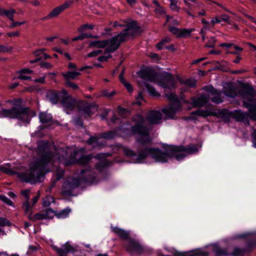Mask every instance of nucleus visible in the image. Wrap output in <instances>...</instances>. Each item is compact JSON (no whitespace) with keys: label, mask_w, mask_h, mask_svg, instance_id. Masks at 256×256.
I'll return each instance as SVG.
<instances>
[{"label":"nucleus","mask_w":256,"mask_h":256,"mask_svg":"<svg viewBox=\"0 0 256 256\" xmlns=\"http://www.w3.org/2000/svg\"><path fill=\"white\" fill-rule=\"evenodd\" d=\"M38 160L32 164L30 168L24 173L18 174V177L23 181L30 184L41 182L44 179V174L49 172L46 166L53 162L54 157L50 152L49 147L46 143H39L38 147Z\"/></svg>","instance_id":"1"},{"label":"nucleus","mask_w":256,"mask_h":256,"mask_svg":"<svg viewBox=\"0 0 256 256\" xmlns=\"http://www.w3.org/2000/svg\"><path fill=\"white\" fill-rule=\"evenodd\" d=\"M198 150L196 146L192 144L187 146H172L166 148L165 152L158 148H146L139 152L137 162H140L148 156H150L158 162H165L168 161V158L174 157L179 160L185 157L184 154L178 153L179 152H184L186 154H188L196 153Z\"/></svg>","instance_id":"2"},{"label":"nucleus","mask_w":256,"mask_h":256,"mask_svg":"<svg viewBox=\"0 0 256 256\" xmlns=\"http://www.w3.org/2000/svg\"><path fill=\"white\" fill-rule=\"evenodd\" d=\"M56 158L59 161L65 160L64 164L68 166L78 163L80 165L86 166L90 164L92 156L81 155L80 152L70 148H60L56 150Z\"/></svg>","instance_id":"3"},{"label":"nucleus","mask_w":256,"mask_h":256,"mask_svg":"<svg viewBox=\"0 0 256 256\" xmlns=\"http://www.w3.org/2000/svg\"><path fill=\"white\" fill-rule=\"evenodd\" d=\"M140 28L136 22H134L128 24L127 28L122 30L119 34L112 38L106 40V52H112L118 48L120 44L127 40L130 37L133 36L138 32Z\"/></svg>","instance_id":"4"},{"label":"nucleus","mask_w":256,"mask_h":256,"mask_svg":"<svg viewBox=\"0 0 256 256\" xmlns=\"http://www.w3.org/2000/svg\"><path fill=\"white\" fill-rule=\"evenodd\" d=\"M35 115V112L28 108L12 107L10 109L2 108L0 110V118L18 119L26 124L30 122L32 118Z\"/></svg>","instance_id":"5"},{"label":"nucleus","mask_w":256,"mask_h":256,"mask_svg":"<svg viewBox=\"0 0 256 256\" xmlns=\"http://www.w3.org/2000/svg\"><path fill=\"white\" fill-rule=\"evenodd\" d=\"M132 120L135 122V125L132 127L131 131L133 134L139 136L137 142L142 145L150 143L151 140L149 136L150 129L145 126L144 118L137 114L134 116Z\"/></svg>","instance_id":"6"},{"label":"nucleus","mask_w":256,"mask_h":256,"mask_svg":"<svg viewBox=\"0 0 256 256\" xmlns=\"http://www.w3.org/2000/svg\"><path fill=\"white\" fill-rule=\"evenodd\" d=\"M244 106L249 109V113L241 110H236L233 114V117L238 122H242L248 125V118L256 120V104L252 106L246 101H243Z\"/></svg>","instance_id":"7"},{"label":"nucleus","mask_w":256,"mask_h":256,"mask_svg":"<svg viewBox=\"0 0 256 256\" xmlns=\"http://www.w3.org/2000/svg\"><path fill=\"white\" fill-rule=\"evenodd\" d=\"M165 95L172 103L169 106L163 108L162 112L167 118H172L176 112L180 110L181 108L180 102L176 94L174 93H168Z\"/></svg>","instance_id":"8"},{"label":"nucleus","mask_w":256,"mask_h":256,"mask_svg":"<svg viewBox=\"0 0 256 256\" xmlns=\"http://www.w3.org/2000/svg\"><path fill=\"white\" fill-rule=\"evenodd\" d=\"M228 110L223 109L222 110H216L214 109L202 110L198 109L194 112H192L190 114V116H188V120H196L194 116H198L202 117H207L208 116H215L216 117H222L227 114Z\"/></svg>","instance_id":"9"},{"label":"nucleus","mask_w":256,"mask_h":256,"mask_svg":"<svg viewBox=\"0 0 256 256\" xmlns=\"http://www.w3.org/2000/svg\"><path fill=\"white\" fill-rule=\"evenodd\" d=\"M80 184V179L78 178H70L64 183L62 192L64 195H72L73 190L78 188Z\"/></svg>","instance_id":"10"},{"label":"nucleus","mask_w":256,"mask_h":256,"mask_svg":"<svg viewBox=\"0 0 256 256\" xmlns=\"http://www.w3.org/2000/svg\"><path fill=\"white\" fill-rule=\"evenodd\" d=\"M73 3L72 1H66L64 4L54 8L46 16L44 17L43 20H49L58 16L62 12L68 8Z\"/></svg>","instance_id":"11"},{"label":"nucleus","mask_w":256,"mask_h":256,"mask_svg":"<svg viewBox=\"0 0 256 256\" xmlns=\"http://www.w3.org/2000/svg\"><path fill=\"white\" fill-rule=\"evenodd\" d=\"M204 90L208 92V101L210 100L212 102L219 104L223 102L222 98V92L216 90L212 86H206Z\"/></svg>","instance_id":"12"},{"label":"nucleus","mask_w":256,"mask_h":256,"mask_svg":"<svg viewBox=\"0 0 256 256\" xmlns=\"http://www.w3.org/2000/svg\"><path fill=\"white\" fill-rule=\"evenodd\" d=\"M240 94L245 100L244 101L248 100L252 105L251 102H254V98L256 96V91L252 86L245 84L242 86V90L240 92Z\"/></svg>","instance_id":"13"},{"label":"nucleus","mask_w":256,"mask_h":256,"mask_svg":"<svg viewBox=\"0 0 256 256\" xmlns=\"http://www.w3.org/2000/svg\"><path fill=\"white\" fill-rule=\"evenodd\" d=\"M53 248L59 256H66L68 254H74L76 251L75 248L71 246L68 242L62 245L60 248L56 246H54Z\"/></svg>","instance_id":"14"},{"label":"nucleus","mask_w":256,"mask_h":256,"mask_svg":"<svg viewBox=\"0 0 256 256\" xmlns=\"http://www.w3.org/2000/svg\"><path fill=\"white\" fill-rule=\"evenodd\" d=\"M176 80L171 74H167L159 82V85L164 88L171 89L174 88Z\"/></svg>","instance_id":"15"},{"label":"nucleus","mask_w":256,"mask_h":256,"mask_svg":"<svg viewBox=\"0 0 256 256\" xmlns=\"http://www.w3.org/2000/svg\"><path fill=\"white\" fill-rule=\"evenodd\" d=\"M168 30L174 34L179 38H186L189 36H190L192 32L194 30L193 28L180 29L174 26H169Z\"/></svg>","instance_id":"16"},{"label":"nucleus","mask_w":256,"mask_h":256,"mask_svg":"<svg viewBox=\"0 0 256 256\" xmlns=\"http://www.w3.org/2000/svg\"><path fill=\"white\" fill-rule=\"evenodd\" d=\"M162 118V114L159 111L152 110L146 115V119L151 124H158Z\"/></svg>","instance_id":"17"},{"label":"nucleus","mask_w":256,"mask_h":256,"mask_svg":"<svg viewBox=\"0 0 256 256\" xmlns=\"http://www.w3.org/2000/svg\"><path fill=\"white\" fill-rule=\"evenodd\" d=\"M127 250L130 253L139 254L142 251V248L140 244L132 240H129L126 246Z\"/></svg>","instance_id":"18"},{"label":"nucleus","mask_w":256,"mask_h":256,"mask_svg":"<svg viewBox=\"0 0 256 256\" xmlns=\"http://www.w3.org/2000/svg\"><path fill=\"white\" fill-rule=\"evenodd\" d=\"M138 75L142 78L150 82H155L156 79V73L148 70H140L138 72Z\"/></svg>","instance_id":"19"},{"label":"nucleus","mask_w":256,"mask_h":256,"mask_svg":"<svg viewBox=\"0 0 256 256\" xmlns=\"http://www.w3.org/2000/svg\"><path fill=\"white\" fill-rule=\"evenodd\" d=\"M194 107H201L208 102V96L206 94H202L198 98H192Z\"/></svg>","instance_id":"20"},{"label":"nucleus","mask_w":256,"mask_h":256,"mask_svg":"<svg viewBox=\"0 0 256 256\" xmlns=\"http://www.w3.org/2000/svg\"><path fill=\"white\" fill-rule=\"evenodd\" d=\"M95 109V107L89 103H84L80 106V111L86 118L90 116Z\"/></svg>","instance_id":"21"},{"label":"nucleus","mask_w":256,"mask_h":256,"mask_svg":"<svg viewBox=\"0 0 256 256\" xmlns=\"http://www.w3.org/2000/svg\"><path fill=\"white\" fill-rule=\"evenodd\" d=\"M26 214L28 215L29 220L36 221L38 220H42L45 219L44 214V211L38 213L34 215L32 214V206L30 208V212H25Z\"/></svg>","instance_id":"22"},{"label":"nucleus","mask_w":256,"mask_h":256,"mask_svg":"<svg viewBox=\"0 0 256 256\" xmlns=\"http://www.w3.org/2000/svg\"><path fill=\"white\" fill-rule=\"evenodd\" d=\"M21 193L26 198V202L24 203L22 205V208L24 211V212H29L30 208L32 206L29 204L30 190H22Z\"/></svg>","instance_id":"23"},{"label":"nucleus","mask_w":256,"mask_h":256,"mask_svg":"<svg viewBox=\"0 0 256 256\" xmlns=\"http://www.w3.org/2000/svg\"><path fill=\"white\" fill-rule=\"evenodd\" d=\"M64 107L68 110H72L76 105V102L72 97L68 96L62 100Z\"/></svg>","instance_id":"24"},{"label":"nucleus","mask_w":256,"mask_h":256,"mask_svg":"<svg viewBox=\"0 0 256 256\" xmlns=\"http://www.w3.org/2000/svg\"><path fill=\"white\" fill-rule=\"evenodd\" d=\"M112 230L121 238L126 240L128 238V233L123 229L114 227L112 228Z\"/></svg>","instance_id":"25"},{"label":"nucleus","mask_w":256,"mask_h":256,"mask_svg":"<svg viewBox=\"0 0 256 256\" xmlns=\"http://www.w3.org/2000/svg\"><path fill=\"white\" fill-rule=\"evenodd\" d=\"M80 74V72H67L62 74L66 82L70 81V80H75Z\"/></svg>","instance_id":"26"},{"label":"nucleus","mask_w":256,"mask_h":256,"mask_svg":"<svg viewBox=\"0 0 256 256\" xmlns=\"http://www.w3.org/2000/svg\"><path fill=\"white\" fill-rule=\"evenodd\" d=\"M40 122L42 124H49L52 120V116L46 112H40L39 114Z\"/></svg>","instance_id":"27"},{"label":"nucleus","mask_w":256,"mask_h":256,"mask_svg":"<svg viewBox=\"0 0 256 256\" xmlns=\"http://www.w3.org/2000/svg\"><path fill=\"white\" fill-rule=\"evenodd\" d=\"M32 72V70L28 69V68H24L20 70L18 72L19 74V76L18 78L22 80H28L30 78V77L27 76L28 74H30Z\"/></svg>","instance_id":"28"},{"label":"nucleus","mask_w":256,"mask_h":256,"mask_svg":"<svg viewBox=\"0 0 256 256\" xmlns=\"http://www.w3.org/2000/svg\"><path fill=\"white\" fill-rule=\"evenodd\" d=\"M223 92L227 96L231 98H234L237 94L235 89L232 86L224 88Z\"/></svg>","instance_id":"29"},{"label":"nucleus","mask_w":256,"mask_h":256,"mask_svg":"<svg viewBox=\"0 0 256 256\" xmlns=\"http://www.w3.org/2000/svg\"><path fill=\"white\" fill-rule=\"evenodd\" d=\"M180 82L182 84H184L190 88H194L196 84V81L192 78L181 80Z\"/></svg>","instance_id":"30"},{"label":"nucleus","mask_w":256,"mask_h":256,"mask_svg":"<svg viewBox=\"0 0 256 256\" xmlns=\"http://www.w3.org/2000/svg\"><path fill=\"white\" fill-rule=\"evenodd\" d=\"M106 40H94L90 43V46H94L98 48H103L106 46Z\"/></svg>","instance_id":"31"},{"label":"nucleus","mask_w":256,"mask_h":256,"mask_svg":"<svg viewBox=\"0 0 256 256\" xmlns=\"http://www.w3.org/2000/svg\"><path fill=\"white\" fill-rule=\"evenodd\" d=\"M124 70L122 72L120 76V80L122 82V83L124 86L127 89L128 91L130 92H132L133 90L132 87V85L128 82L124 78Z\"/></svg>","instance_id":"32"},{"label":"nucleus","mask_w":256,"mask_h":256,"mask_svg":"<svg viewBox=\"0 0 256 256\" xmlns=\"http://www.w3.org/2000/svg\"><path fill=\"white\" fill-rule=\"evenodd\" d=\"M48 98H49L50 101L52 104H56L58 103V101L59 95L58 93L56 92H52L48 94Z\"/></svg>","instance_id":"33"},{"label":"nucleus","mask_w":256,"mask_h":256,"mask_svg":"<svg viewBox=\"0 0 256 256\" xmlns=\"http://www.w3.org/2000/svg\"><path fill=\"white\" fill-rule=\"evenodd\" d=\"M170 2V8L173 11L179 12L180 7L178 6V1L176 0H168Z\"/></svg>","instance_id":"34"},{"label":"nucleus","mask_w":256,"mask_h":256,"mask_svg":"<svg viewBox=\"0 0 256 256\" xmlns=\"http://www.w3.org/2000/svg\"><path fill=\"white\" fill-rule=\"evenodd\" d=\"M171 41V38L169 37H166L163 38L159 43L156 44V47L158 50H162L164 48V46L166 43H168Z\"/></svg>","instance_id":"35"},{"label":"nucleus","mask_w":256,"mask_h":256,"mask_svg":"<svg viewBox=\"0 0 256 256\" xmlns=\"http://www.w3.org/2000/svg\"><path fill=\"white\" fill-rule=\"evenodd\" d=\"M6 102L10 103L12 105L14 106L13 107L23 108L22 106V100L20 98L8 100Z\"/></svg>","instance_id":"36"},{"label":"nucleus","mask_w":256,"mask_h":256,"mask_svg":"<svg viewBox=\"0 0 256 256\" xmlns=\"http://www.w3.org/2000/svg\"><path fill=\"white\" fill-rule=\"evenodd\" d=\"M44 214L45 219H51L56 214L55 212L50 208H48L46 210H44Z\"/></svg>","instance_id":"37"},{"label":"nucleus","mask_w":256,"mask_h":256,"mask_svg":"<svg viewBox=\"0 0 256 256\" xmlns=\"http://www.w3.org/2000/svg\"><path fill=\"white\" fill-rule=\"evenodd\" d=\"M122 150L124 152V154L128 157H133L136 156V154L134 152L130 149L128 147L122 146Z\"/></svg>","instance_id":"38"},{"label":"nucleus","mask_w":256,"mask_h":256,"mask_svg":"<svg viewBox=\"0 0 256 256\" xmlns=\"http://www.w3.org/2000/svg\"><path fill=\"white\" fill-rule=\"evenodd\" d=\"M16 10L14 9L10 8L9 10H6L4 16H6L11 22H13L14 16Z\"/></svg>","instance_id":"39"},{"label":"nucleus","mask_w":256,"mask_h":256,"mask_svg":"<svg viewBox=\"0 0 256 256\" xmlns=\"http://www.w3.org/2000/svg\"><path fill=\"white\" fill-rule=\"evenodd\" d=\"M70 211L71 210L70 208H66L57 214V216L58 218H65L68 215Z\"/></svg>","instance_id":"40"},{"label":"nucleus","mask_w":256,"mask_h":256,"mask_svg":"<svg viewBox=\"0 0 256 256\" xmlns=\"http://www.w3.org/2000/svg\"><path fill=\"white\" fill-rule=\"evenodd\" d=\"M146 87L149 92L150 94L152 96H160L158 92L156 91L155 88L152 86H150L148 84H146Z\"/></svg>","instance_id":"41"},{"label":"nucleus","mask_w":256,"mask_h":256,"mask_svg":"<svg viewBox=\"0 0 256 256\" xmlns=\"http://www.w3.org/2000/svg\"><path fill=\"white\" fill-rule=\"evenodd\" d=\"M154 12L158 16H164L166 14L164 8L161 6L156 8L154 10Z\"/></svg>","instance_id":"42"},{"label":"nucleus","mask_w":256,"mask_h":256,"mask_svg":"<svg viewBox=\"0 0 256 256\" xmlns=\"http://www.w3.org/2000/svg\"><path fill=\"white\" fill-rule=\"evenodd\" d=\"M54 201V198L51 196H46L43 201V204L45 206H49Z\"/></svg>","instance_id":"43"},{"label":"nucleus","mask_w":256,"mask_h":256,"mask_svg":"<svg viewBox=\"0 0 256 256\" xmlns=\"http://www.w3.org/2000/svg\"><path fill=\"white\" fill-rule=\"evenodd\" d=\"M94 38V36L92 34H81L74 38L72 39V40L76 41V40H82L83 39H84L85 38Z\"/></svg>","instance_id":"44"},{"label":"nucleus","mask_w":256,"mask_h":256,"mask_svg":"<svg viewBox=\"0 0 256 256\" xmlns=\"http://www.w3.org/2000/svg\"><path fill=\"white\" fill-rule=\"evenodd\" d=\"M116 94V92L114 90H112L110 92H109L108 90H104L101 92V96L107 97L108 98H112Z\"/></svg>","instance_id":"45"},{"label":"nucleus","mask_w":256,"mask_h":256,"mask_svg":"<svg viewBox=\"0 0 256 256\" xmlns=\"http://www.w3.org/2000/svg\"><path fill=\"white\" fill-rule=\"evenodd\" d=\"M116 135V133L113 132H107L102 133L101 134V137L106 139L113 138Z\"/></svg>","instance_id":"46"},{"label":"nucleus","mask_w":256,"mask_h":256,"mask_svg":"<svg viewBox=\"0 0 256 256\" xmlns=\"http://www.w3.org/2000/svg\"><path fill=\"white\" fill-rule=\"evenodd\" d=\"M107 165L106 160H102L100 162L96 164V168L100 171L102 169L106 166Z\"/></svg>","instance_id":"47"},{"label":"nucleus","mask_w":256,"mask_h":256,"mask_svg":"<svg viewBox=\"0 0 256 256\" xmlns=\"http://www.w3.org/2000/svg\"><path fill=\"white\" fill-rule=\"evenodd\" d=\"M94 28V26L91 24H86L80 27L78 30V32H82L84 30H86V28L92 30Z\"/></svg>","instance_id":"48"},{"label":"nucleus","mask_w":256,"mask_h":256,"mask_svg":"<svg viewBox=\"0 0 256 256\" xmlns=\"http://www.w3.org/2000/svg\"><path fill=\"white\" fill-rule=\"evenodd\" d=\"M0 171L10 175H12L14 174V172L12 170L5 166H0Z\"/></svg>","instance_id":"49"},{"label":"nucleus","mask_w":256,"mask_h":256,"mask_svg":"<svg viewBox=\"0 0 256 256\" xmlns=\"http://www.w3.org/2000/svg\"><path fill=\"white\" fill-rule=\"evenodd\" d=\"M64 174V170H63L60 168L57 169L56 172V178L55 180L56 181L60 180L63 177Z\"/></svg>","instance_id":"50"},{"label":"nucleus","mask_w":256,"mask_h":256,"mask_svg":"<svg viewBox=\"0 0 256 256\" xmlns=\"http://www.w3.org/2000/svg\"><path fill=\"white\" fill-rule=\"evenodd\" d=\"M118 114L122 116H125L129 114V111L126 108H122L121 106H118Z\"/></svg>","instance_id":"51"},{"label":"nucleus","mask_w":256,"mask_h":256,"mask_svg":"<svg viewBox=\"0 0 256 256\" xmlns=\"http://www.w3.org/2000/svg\"><path fill=\"white\" fill-rule=\"evenodd\" d=\"M66 86L71 88L72 89L74 90H79L78 86L75 83L70 81L66 82Z\"/></svg>","instance_id":"52"},{"label":"nucleus","mask_w":256,"mask_h":256,"mask_svg":"<svg viewBox=\"0 0 256 256\" xmlns=\"http://www.w3.org/2000/svg\"><path fill=\"white\" fill-rule=\"evenodd\" d=\"M12 48L10 46L7 47L2 44L0 45V53H1V52L5 53V52H10L12 51Z\"/></svg>","instance_id":"53"},{"label":"nucleus","mask_w":256,"mask_h":256,"mask_svg":"<svg viewBox=\"0 0 256 256\" xmlns=\"http://www.w3.org/2000/svg\"><path fill=\"white\" fill-rule=\"evenodd\" d=\"M26 23L25 21H23L22 22H12L8 26V28L10 29L13 28L15 27H16L18 26H20Z\"/></svg>","instance_id":"54"},{"label":"nucleus","mask_w":256,"mask_h":256,"mask_svg":"<svg viewBox=\"0 0 256 256\" xmlns=\"http://www.w3.org/2000/svg\"><path fill=\"white\" fill-rule=\"evenodd\" d=\"M10 222L6 219L4 218H0V226H10Z\"/></svg>","instance_id":"55"},{"label":"nucleus","mask_w":256,"mask_h":256,"mask_svg":"<svg viewBox=\"0 0 256 256\" xmlns=\"http://www.w3.org/2000/svg\"><path fill=\"white\" fill-rule=\"evenodd\" d=\"M0 200L9 205H11L12 204V202L4 195H0Z\"/></svg>","instance_id":"56"},{"label":"nucleus","mask_w":256,"mask_h":256,"mask_svg":"<svg viewBox=\"0 0 256 256\" xmlns=\"http://www.w3.org/2000/svg\"><path fill=\"white\" fill-rule=\"evenodd\" d=\"M252 138L253 146L256 148V130L253 129L252 133Z\"/></svg>","instance_id":"57"},{"label":"nucleus","mask_w":256,"mask_h":256,"mask_svg":"<svg viewBox=\"0 0 256 256\" xmlns=\"http://www.w3.org/2000/svg\"><path fill=\"white\" fill-rule=\"evenodd\" d=\"M220 19L222 21H224L225 22H228V24H231V22L230 20V17L225 14H222L220 16Z\"/></svg>","instance_id":"58"},{"label":"nucleus","mask_w":256,"mask_h":256,"mask_svg":"<svg viewBox=\"0 0 256 256\" xmlns=\"http://www.w3.org/2000/svg\"><path fill=\"white\" fill-rule=\"evenodd\" d=\"M134 22V21H132V22ZM124 22L125 23V24H120L118 22H115L114 24V27H117V26L124 27V26H126V28L127 24H128V22L127 20H124ZM130 22H129V23H130Z\"/></svg>","instance_id":"59"},{"label":"nucleus","mask_w":256,"mask_h":256,"mask_svg":"<svg viewBox=\"0 0 256 256\" xmlns=\"http://www.w3.org/2000/svg\"><path fill=\"white\" fill-rule=\"evenodd\" d=\"M216 42L215 39L214 38H211L208 42L206 43V46L208 48H213L215 45Z\"/></svg>","instance_id":"60"},{"label":"nucleus","mask_w":256,"mask_h":256,"mask_svg":"<svg viewBox=\"0 0 256 256\" xmlns=\"http://www.w3.org/2000/svg\"><path fill=\"white\" fill-rule=\"evenodd\" d=\"M98 139L99 138L97 136H92L88 140V142L89 144L97 143Z\"/></svg>","instance_id":"61"},{"label":"nucleus","mask_w":256,"mask_h":256,"mask_svg":"<svg viewBox=\"0 0 256 256\" xmlns=\"http://www.w3.org/2000/svg\"><path fill=\"white\" fill-rule=\"evenodd\" d=\"M102 52V50H94V51L89 53L88 54V57H94V56H96L98 55Z\"/></svg>","instance_id":"62"},{"label":"nucleus","mask_w":256,"mask_h":256,"mask_svg":"<svg viewBox=\"0 0 256 256\" xmlns=\"http://www.w3.org/2000/svg\"><path fill=\"white\" fill-rule=\"evenodd\" d=\"M242 254V250L238 248H236L232 254L233 256H240Z\"/></svg>","instance_id":"63"},{"label":"nucleus","mask_w":256,"mask_h":256,"mask_svg":"<svg viewBox=\"0 0 256 256\" xmlns=\"http://www.w3.org/2000/svg\"><path fill=\"white\" fill-rule=\"evenodd\" d=\"M143 100V96L142 92H139L137 97H136V103L138 104H141L140 100Z\"/></svg>","instance_id":"64"}]
</instances>
